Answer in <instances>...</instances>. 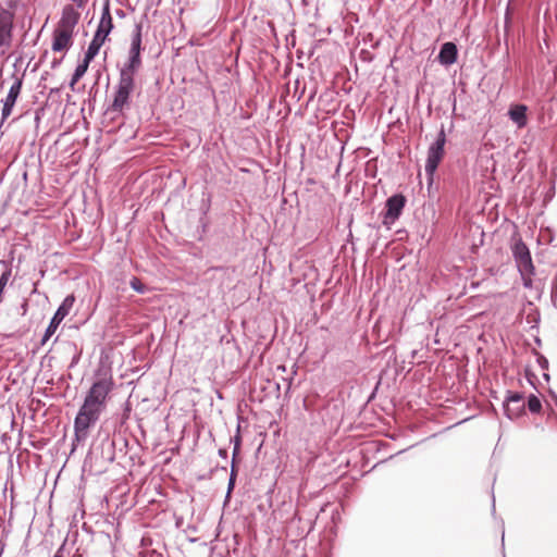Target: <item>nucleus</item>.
I'll return each instance as SVG.
<instances>
[{
	"mask_svg": "<svg viewBox=\"0 0 557 557\" xmlns=\"http://www.w3.org/2000/svg\"><path fill=\"white\" fill-rule=\"evenodd\" d=\"M115 386L110 370L99 369L94 375L91 386L74 419V432L78 441L88 436L89 429L100 419L107 408L110 394Z\"/></svg>",
	"mask_w": 557,
	"mask_h": 557,
	"instance_id": "1",
	"label": "nucleus"
},
{
	"mask_svg": "<svg viewBox=\"0 0 557 557\" xmlns=\"http://www.w3.org/2000/svg\"><path fill=\"white\" fill-rule=\"evenodd\" d=\"M112 28L113 22L110 13V0H104L97 30L86 51V54H88V57L90 55L95 58L98 54L101 46L104 44Z\"/></svg>",
	"mask_w": 557,
	"mask_h": 557,
	"instance_id": "2",
	"label": "nucleus"
},
{
	"mask_svg": "<svg viewBox=\"0 0 557 557\" xmlns=\"http://www.w3.org/2000/svg\"><path fill=\"white\" fill-rule=\"evenodd\" d=\"M512 256L520 272L523 285L529 287L531 285V277L534 274V265L532 262L531 253L527 245L520 239H516L511 246Z\"/></svg>",
	"mask_w": 557,
	"mask_h": 557,
	"instance_id": "3",
	"label": "nucleus"
},
{
	"mask_svg": "<svg viewBox=\"0 0 557 557\" xmlns=\"http://www.w3.org/2000/svg\"><path fill=\"white\" fill-rule=\"evenodd\" d=\"M132 74L120 71L119 83L116 85L113 101L110 110L113 112H122L125 106L129 102V96L134 90L135 81Z\"/></svg>",
	"mask_w": 557,
	"mask_h": 557,
	"instance_id": "4",
	"label": "nucleus"
},
{
	"mask_svg": "<svg viewBox=\"0 0 557 557\" xmlns=\"http://www.w3.org/2000/svg\"><path fill=\"white\" fill-rule=\"evenodd\" d=\"M141 32L143 25L140 23L136 24L131 38L128 60L121 69V72H126L127 74L135 75L139 67L141 66Z\"/></svg>",
	"mask_w": 557,
	"mask_h": 557,
	"instance_id": "5",
	"label": "nucleus"
},
{
	"mask_svg": "<svg viewBox=\"0 0 557 557\" xmlns=\"http://www.w3.org/2000/svg\"><path fill=\"white\" fill-rule=\"evenodd\" d=\"M446 144V135L444 131V126L441 127L437 137L434 143H432L428 149V157L425 161V173L428 176L432 177L444 157V147Z\"/></svg>",
	"mask_w": 557,
	"mask_h": 557,
	"instance_id": "6",
	"label": "nucleus"
},
{
	"mask_svg": "<svg viewBox=\"0 0 557 557\" xmlns=\"http://www.w3.org/2000/svg\"><path fill=\"white\" fill-rule=\"evenodd\" d=\"M75 298L73 295H69L64 298L62 304L59 306L57 311L54 312L52 319L50 320L49 325L46 329V332L42 336L41 344H45L57 331L60 323L64 320V318L70 313Z\"/></svg>",
	"mask_w": 557,
	"mask_h": 557,
	"instance_id": "7",
	"label": "nucleus"
},
{
	"mask_svg": "<svg viewBox=\"0 0 557 557\" xmlns=\"http://www.w3.org/2000/svg\"><path fill=\"white\" fill-rule=\"evenodd\" d=\"M406 205V198L401 194H396L389 197L385 203V213L383 216L384 225H392L400 216L403 209Z\"/></svg>",
	"mask_w": 557,
	"mask_h": 557,
	"instance_id": "8",
	"label": "nucleus"
},
{
	"mask_svg": "<svg viewBox=\"0 0 557 557\" xmlns=\"http://www.w3.org/2000/svg\"><path fill=\"white\" fill-rule=\"evenodd\" d=\"M22 78L15 77L13 84L11 85L7 97L2 100L3 108L1 112L2 122L5 121L12 113L14 104L21 94L22 90Z\"/></svg>",
	"mask_w": 557,
	"mask_h": 557,
	"instance_id": "9",
	"label": "nucleus"
},
{
	"mask_svg": "<svg viewBox=\"0 0 557 557\" xmlns=\"http://www.w3.org/2000/svg\"><path fill=\"white\" fill-rule=\"evenodd\" d=\"M524 406L525 403L523 396L519 393H512L506 398L504 403L505 414L510 420H513L523 412Z\"/></svg>",
	"mask_w": 557,
	"mask_h": 557,
	"instance_id": "10",
	"label": "nucleus"
},
{
	"mask_svg": "<svg viewBox=\"0 0 557 557\" xmlns=\"http://www.w3.org/2000/svg\"><path fill=\"white\" fill-rule=\"evenodd\" d=\"M79 21V13L73 5L67 4L63 8L58 29L66 30L73 34L75 26Z\"/></svg>",
	"mask_w": 557,
	"mask_h": 557,
	"instance_id": "11",
	"label": "nucleus"
},
{
	"mask_svg": "<svg viewBox=\"0 0 557 557\" xmlns=\"http://www.w3.org/2000/svg\"><path fill=\"white\" fill-rule=\"evenodd\" d=\"M73 34L55 28L53 32V39L51 49L54 52L67 50L72 46Z\"/></svg>",
	"mask_w": 557,
	"mask_h": 557,
	"instance_id": "12",
	"label": "nucleus"
},
{
	"mask_svg": "<svg viewBox=\"0 0 557 557\" xmlns=\"http://www.w3.org/2000/svg\"><path fill=\"white\" fill-rule=\"evenodd\" d=\"M457 55V46L454 42H445L441 47L437 59L442 65L448 66L456 62Z\"/></svg>",
	"mask_w": 557,
	"mask_h": 557,
	"instance_id": "13",
	"label": "nucleus"
},
{
	"mask_svg": "<svg viewBox=\"0 0 557 557\" xmlns=\"http://www.w3.org/2000/svg\"><path fill=\"white\" fill-rule=\"evenodd\" d=\"M510 120L519 127L522 128L527 125V107L524 104H516L509 109Z\"/></svg>",
	"mask_w": 557,
	"mask_h": 557,
	"instance_id": "14",
	"label": "nucleus"
},
{
	"mask_svg": "<svg viewBox=\"0 0 557 557\" xmlns=\"http://www.w3.org/2000/svg\"><path fill=\"white\" fill-rule=\"evenodd\" d=\"M95 58L92 57H88V54L85 53V57H84V60L82 63H79L74 73H76L78 76H81V78L85 75V73L87 72L88 70V66H89V63L94 60Z\"/></svg>",
	"mask_w": 557,
	"mask_h": 557,
	"instance_id": "15",
	"label": "nucleus"
},
{
	"mask_svg": "<svg viewBox=\"0 0 557 557\" xmlns=\"http://www.w3.org/2000/svg\"><path fill=\"white\" fill-rule=\"evenodd\" d=\"M129 286L138 294H145L147 292L146 285L136 276L132 277Z\"/></svg>",
	"mask_w": 557,
	"mask_h": 557,
	"instance_id": "16",
	"label": "nucleus"
},
{
	"mask_svg": "<svg viewBox=\"0 0 557 557\" xmlns=\"http://www.w3.org/2000/svg\"><path fill=\"white\" fill-rule=\"evenodd\" d=\"M541 407H542V404H541V400L534 396V395H531L528 399V408L531 412L535 413V412H539L541 410Z\"/></svg>",
	"mask_w": 557,
	"mask_h": 557,
	"instance_id": "17",
	"label": "nucleus"
},
{
	"mask_svg": "<svg viewBox=\"0 0 557 557\" xmlns=\"http://www.w3.org/2000/svg\"><path fill=\"white\" fill-rule=\"evenodd\" d=\"M235 480H236L235 468H234V466H232V470H231V474H230V479H228L226 497H230V495L235 486Z\"/></svg>",
	"mask_w": 557,
	"mask_h": 557,
	"instance_id": "18",
	"label": "nucleus"
},
{
	"mask_svg": "<svg viewBox=\"0 0 557 557\" xmlns=\"http://www.w3.org/2000/svg\"><path fill=\"white\" fill-rule=\"evenodd\" d=\"M557 299V275L552 280V301L555 304Z\"/></svg>",
	"mask_w": 557,
	"mask_h": 557,
	"instance_id": "19",
	"label": "nucleus"
},
{
	"mask_svg": "<svg viewBox=\"0 0 557 557\" xmlns=\"http://www.w3.org/2000/svg\"><path fill=\"white\" fill-rule=\"evenodd\" d=\"M81 79V76H78L76 73H73L72 75V78H71V82H70V88L74 91L75 90V85L77 84V82Z\"/></svg>",
	"mask_w": 557,
	"mask_h": 557,
	"instance_id": "20",
	"label": "nucleus"
},
{
	"mask_svg": "<svg viewBox=\"0 0 557 557\" xmlns=\"http://www.w3.org/2000/svg\"><path fill=\"white\" fill-rule=\"evenodd\" d=\"M81 79V76H78L76 73H73L72 75V78H71V82H70V88L74 91L75 90V85L77 84V82Z\"/></svg>",
	"mask_w": 557,
	"mask_h": 557,
	"instance_id": "21",
	"label": "nucleus"
},
{
	"mask_svg": "<svg viewBox=\"0 0 557 557\" xmlns=\"http://www.w3.org/2000/svg\"><path fill=\"white\" fill-rule=\"evenodd\" d=\"M239 445H240V438L239 436H235V446H234V451H233V457L235 458V456L237 455L238 450H239Z\"/></svg>",
	"mask_w": 557,
	"mask_h": 557,
	"instance_id": "22",
	"label": "nucleus"
},
{
	"mask_svg": "<svg viewBox=\"0 0 557 557\" xmlns=\"http://www.w3.org/2000/svg\"><path fill=\"white\" fill-rule=\"evenodd\" d=\"M77 8H84L87 0H71Z\"/></svg>",
	"mask_w": 557,
	"mask_h": 557,
	"instance_id": "23",
	"label": "nucleus"
},
{
	"mask_svg": "<svg viewBox=\"0 0 557 557\" xmlns=\"http://www.w3.org/2000/svg\"><path fill=\"white\" fill-rule=\"evenodd\" d=\"M79 360V354H76L74 357H73V360L71 362V367L75 366Z\"/></svg>",
	"mask_w": 557,
	"mask_h": 557,
	"instance_id": "24",
	"label": "nucleus"
},
{
	"mask_svg": "<svg viewBox=\"0 0 557 557\" xmlns=\"http://www.w3.org/2000/svg\"><path fill=\"white\" fill-rule=\"evenodd\" d=\"M115 14H116L119 17H121V18H123V17L125 16V12H124L123 10H121V9L116 10Z\"/></svg>",
	"mask_w": 557,
	"mask_h": 557,
	"instance_id": "25",
	"label": "nucleus"
},
{
	"mask_svg": "<svg viewBox=\"0 0 557 557\" xmlns=\"http://www.w3.org/2000/svg\"><path fill=\"white\" fill-rule=\"evenodd\" d=\"M219 454H220V456H222V457H226V454H227V453H226V450H225V449H220V450H219Z\"/></svg>",
	"mask_w": 557,
	"mask_h": 557,
	"instance_id": "26",
	"label": "nucleus"
},
{
	"mask_svg": "<svg viewBox=\"0 0 557 557\" xmlns=\"http://www.w3.org/2000/svg\"><path fill=\"white\" fill-rule=\"evenodd\" d=\"M53 557H63L62 554H61V549H59Z\"/></svg>",
	"mask_w": 557,
	"mask_h": 557,
	"instance_id": "27",
	"label": "nucleus"
},
{
	"mask_svg": "<svg viewBox=\"0 0 557 557\" xmlns=\"http://www.w3.org/2000/svg\"><path fill=\"white\" fill-rule=\"evenodd\" d=\"M69 347L76 350V346L74 344H70Z\"/></svg>",
	"mask_w": 557,
	"mask_h": 557,
	"instance_id": "28",
	"label": "nucleus"
},
{
	"mask_svg": "<svg viewBox=\"0 0 557 557\" xmlns=\"http://www.w3.org/2000/svg\"><path fill=\"white\" fill-rule=\"evenodd\" d=\"M553 73H554L555 76L557 75V67L556 66L553 69Z\"/></svg>",
	"mask_w": 557,
	"mask_h": 557,
	"instance_id": "29",
	"label": "nucleus"
}]
</instances>
